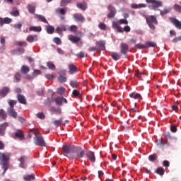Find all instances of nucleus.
Listing matches in <instances>:
<instances>
[{
  "instance_id": "obj_45",
  "label": "nucleus",
  "mask_w": 181,
  "mask_h": 181,
  "mask_svg": "<svg viewBox=\"0 0 181 181\" xmlns=\"http://www.w3.org/2000/svg\"><path fill=\"white\" fill-rule=\"evenodd\" d=\"M53 124L57 127H60V125H62V124H63V118H61L59 120H54L53 122Z\"/></svg>"
},
{
  "instance_id": "obj_26",
  "label": "nucleus",
  "mask_w": 181,
  "mask_h": 181,
  "mask_svg": "<svg viewBox=\"0 0 181 181\" xmlns=\"http://www.w3.org/2000/svg\"><path fill=\"white\" fill-rule=\"evenodd\" d=\"M57 33H59V35H62V32H66L67 30V28H66V25H62L61 26H58L56 28Z\"/></svg>"
},
{
  "instance_id": "obj_11",
  "label": "nucleus",
  "mask_w": 181,
  "mask_h": 181,
  "mask_svg": "<svg viewBox=\"0 0 181 181\" xmlns=\"http://www.w3.org/2000/svg\"><path fill=\"white\" fill-rule=\"evenodd\" d=\"M73 18L75 22L83 23L84 22V21H86V18H84V16H83V14L81 13H75L73 15Z\"/></svg>"
},
{
  "instance_id": "obj_4",
  "label": "nucleus",
  "mask_w": 181,
  "mask_h": 181,
  "mask_svg": "<svg viewBox=\"0 0 181 181\" xmlns=\"http://www.w3.org/2000/svg\"><path fill=\"white\" fill-rule=\"evenodd\" d=\"M74 146H75L64 145L62 147L64 156H67V158H70V156L73 155V151L74 150Z\"/></svg>"
},
{
  "instance_id": "obj_62",
  "label": "nucleus",
  "mask_w": 181,
  "mask_h": 181,
  "mask_svg": "<svg viewBox=\"0 0 181 181\" xmlns=\"http://www.w3.org/2000/svg\"><path fill=\"white\" fill-rule=\"evenodd\" d=\"M118 22L120 25H128V20L127 19H120Z\"/></svg>"
},
{
  "instance_id": "obj_32",
  "label": "nucleus",
  "mask_w": 181,
  "mask_h": 181,
  "mask_svg": "<svg viewBox=\"0 0 181 181\" xmlns=\"http://www.w3.org/2000/svg\"><path fill=\"white\" fill-rule=\"evenodd\" d=\"M51 112H54V114L60 115V114H62V109H60L59 107H52Z\"/></svg>"
},
{
  "instance_id": "obj_24",
  "label": "nucleus",
  "mask_w": 181,
  "mask_h": 181,
  "mask_svg": "<svg viewBox=\"0 0 181 181\" xmlns=\"http://www.w3.org/2000/svg\"><path fill=\"white\" fill-rule=\"evenodd\" d=\"M69 40L72 42V43H78L80 40H81V38L80 37H76L74 35H69Z\"/></svg>"
},
{
  "instance_id": "obj_16",
  "label": "nucleus",
  "mask_w": 181,
  "mask_h": 181,
  "mask_svg": "<svg viewBox=\"0 0 181 181\" xmlns=\"http://www.w3.org/2000/svg\"><path fill=\"white\" fill-rule=\"evenodd\" d=\"M55 104L57 105H63V103H65V104H67V99L63 98V97H57L54 99Z\"/></svg>"
},
{
  "instance_id": "obj_33",
  "label": "nucleus",
  "mask_w": 181,
  "mask_h": 181,
  "mask_svg": "<svg viewBox=\"0 0 181 181\" xmlns=\"http://www.w3.org/2000/svg\"><path fill=\"white\" fill-rule=\"evenodd\" d=\"M76 71H77V66H76V65L74 64H70L69 65V73L70 74H74V73H76Z\"/></svg>"
},
{
  "instance_id": "obj_47",
  "label": "nucleus",
  "mask_w": 181,
  "mask_h": 181,
  "mask_svg": "<svg viewBox=\"0 0 181 181\" xmlns=\"http://www.w3.org/2000/svg\"><path fill=\"white\" fill-rule=\"evenodd\" d=\"M76 57H79V59H84V57H87V53L84 52H80L76 54Z\"/></svg>"
},
{
  "instance_id": "obj_40",
  "label": "nucleus",
  "mask_w": 181,
  "mask_h": 181,
  "mask_svg": "<svg viewBox=\"0 0 181 181\" xmlns=\"http://www.w3.org/2000/svg\"><path fill=\"white\" fill-rule=\"evenodd\" d=\"M170 11H171L170 8H165L163 10H161L160 11V15H161V16H163V15L170 13Z\"/></svg>"
},
{
  "instance_id": "obj_55",
  "label": "nucleus",
  "mask_w": 181,
  "mask_h": 181,
  "mask_svg": "<svg viewBox=\"0 0 181 181\" xmlns=\"http://www.w3.org/2000/svg\"><path fill=\"white\" fill-rule=\"evenodd\" d=\"M3 21H4V25L5 24L8 25L9 23H11L12 22V18L6 17V18H3Z\"/></svg>"
},
{
  "instance_id": "obj_57",
  "label": "nucleus",
  "mask_w": 181,
  "mask_h": 181,
  "mask_svg": "<svg viewBox=\"0 0 181 181\" xmlns=\"http://www.w3.org/2000/svg\"><path fill=\"white\" fill-rule=\"evenodd\" d=\"M15 45H16L17 46H28V43H26V42H22V41H18V42H16Z\"/></svg>"
},
{
  "instance_id": "obj_50",
  "label": "nucleus",
  "mask_w": 181,
  "mask_h": 181,
  "mask_svg": "<svg viewBox=\"0 0 181 181\" xmlns=\"http://www.w3.org/2000/svg\"><path fill=\"white\" fill-rule=\"evenodd\" d=\"M173 9L175 11V12H179L181 13V6L179 4H174Z\"/></svg>"
},
{
  "instance_id": "obj_46",
  "label": "nucleus",
  "mask_w": 181,
  "mask_h": 181,
  "mask_svg": "<svg viewBox=\"0 0 181 181\" xmlns=\"http://www.w3.org/2000/svg\"><path fill=\"white\" fill-rule=\"evenodd\" d=\"M2 165H3V169H4V171L3 173L4 175V173H6V170L9 169V163H8V161H6V162L2 163Z\"/></svg>"
},
{
  "instance_id": "obj_9",
  "label": "nucleus",
  "mask_w": 181,
  "mask_h": 181,
  "mask_svg": "<svg viewBox=\"0 0 181 181\" xmlns=\"http://www.w3.org/2000/svg\"><path fill=\"white\" fill-rule=\"evenodd\" d=\"M85 155L90 160V162H92L93 163L95 162V153L94 152L91 151H86V153H85Z\"/></svg>"
},
{
  "instance_id": "obj_59",
  "label": "nucleus",
  "mask_w": 181,
  "mask_h": 181,
  "mask_svg": "<svg viewBox=\"0 0 181 181\" xmlns=\"http://www.w3.org/2000/svg\"><path fill=\"white\" fill-rule=\"evenodd\" d=\"M13 28L18 29L19 30H22V23H18L17 24H14Z\"/></svg>"
},
{
  "instance_id": "obj_13",
  "label": "nucleus",
  "mask_w": 181,
  "mask_h": 181,
  "mask_svg": "<svg viewBox=\"0 0 181 181\" xmlns=\"http://www.w3.org/2000/svg\"><path fill=\"white\" fill-rule=\"evenodd\" d=\"M34 18L35 19H37V21H38V22H43V23H47V25H49V21H47V20L46 19V17L40 15V14H34Z\"/></svg>"
},
{
  "instance_id": "obj_52",
  "label": "nucleus",
  "mask_w": 181,
  "mask_h": 181,
  "mask_svg": "<svg viewBox=\"0 0 181 181\" xmlns=\"http://www.w3.org/2000/svg\"><path fill=\"white\" fill-rule=\"evenodd\" d=\"M99 29L101 30H107V25L104 23H100L98 25Z\"/></svg>"
},
{
  "instance_id": "obj_30",
  "label": "nucleus",
  "mask_w": 181,
  "mask_h": 181,
  "mask_svg": "<svg viewBox=\"0 0 181 181\" xmlns=\"http://www.w3.org/2000/svg\"><path fill=\"white\" fill-rule=\"evenodd\" d=\"M23 179L25 181L35 180V174L25 175L23 176Z\"/></svg>"
},
{
  "instance_id": "obj_38",
  "label": "nucleus",
  "mask_w": 181,
  "mask_h": 181,
  "mask_svg": "<svg viewBox=\"0 0 181 181\" xmlns=\"http://www.w3.org/2000/svg\"><path fill=\"white\" fill-rule=\"evenodd\" d=\"M15 136L17 138H21V139L25 138V135L23 134V132H22V130H18L17 132L15 133Z\"/></svg>"
},
{
  "instance_id": "obj_44",
  "label": "nucleus",
  "mask_w": 181,
  "mask_h": 181,
  "mask_svg": "<svg viewBox=\"0 0 181 181\" xmlns=\"http://www.w3.org/2000/svg\"><path fill=\"white\" fill-rule=\"evenodd\" d=\"M73 0H62L60 3L61 6H66L69 4H71Z\"/></svg>"
},
{
  "instance_id": "obj_7",
  "label": "nucleus",
  "mask_w": 181,
  "mask_h": 181,
  "mask_svg": "<svg viewBox=\"0 0 181 181\" xmlns=\"http://www.w3.org/2000/svg\"><path fill=\"white\" fill-rule=\"evenodd\" d=\"M129 50V46H128V44L125 42H122L120 44V52L122 53V54H124V56H127Z\"/></svg>"
},
{
  "instance_id": "obj_19",
  "label": "nucleus",
  "mask_w": 181,
  "mask_h": 181,
  "mask_svg": "<svg viewBox=\"0 0 181 181\" xmlns=\"http://www.w3.org/2000/svg\"><path fill=\"white\" fill-rule=\"evenodd\" d=\"M10 88L9 87H4L2 88V89L0 90V95L1 97H6V95H8L9 91H10Z\"/></svg>"
},
{
  "instance_id": "obj_12",
  "label": "nucleus",
  "mask_w": 181,
  "mask_h": 181,
  "mask_svg": "<svg viewBox=\"0 0 181 181\" xmlns=\"http://www.w3.org/2000/svg\"><path fill=\"white\" fill-rule=\"evenodd\" d=\"M18 160L20 162V167L23 169H26L28 164H26V160H28V157L26 156H21L20 158H18Z\"/></svg>"
},
{
  "instance_id": "obj_49",
  "label": "nucleus",
  "mask_w": 181,
  "mask_h": 181,
  "mask_svg": "<svg viewBox=\"0 0 181 181\" xmlns=\"http://www.w3.org/2000/svg\"><path fill=\"white\" fill-rule=\"evenodd\" d=\"M10 15L12 16H19V11L16 8H13L12 11H11Z\"/></svg>"
},
{
  "instance_id": "obj_53",
  "label": "nucleus",
  "mask_w": 181,
  "mask_h": 181,
  "mask_svg": "<svg viewBox=\"0 0 181 181\" xmlns=\"http://www.w3.org/2000/svg\"><path fill=\"white\" fill-rule=\"evenodd\" d=\"M58 81H59V83H66V81H67V78L63 76H59L58 77Z\"/></svg>"
},
{
  "instance_id": "obj_42",
  "label": "nucleus",
  "mask_w": 181,
  "mask_h": 181,
  "mask_svg": "<svg viewBox=\"0 0 181 181\" xmlns=\"http://www.w3.org/2000/svg\"><path fill=\"white\" fill-rule=\"evenodd\" d=\"M71 87H72V88H77V87H78V81H71L69 83Z\"/></svg>"
},
{
  "instance_id": "obj_8",
  "label": "nucleus",
  "mask_w": 181,
  "mask_h": 181,
  "mask_svg": "<svg viewBox=\"0 0 181 181\" xmlns=\"http://www.w3.org/2000/svg\"><path fill=\"white\" fill-rule=\"evenodd\" d=\"M168 19L177 29L181 30V22L179 20L174 17H169Z\"/></svg>"
},
{
  "instance_id": "obj_2",
  "label": "nucleus",
  "mask_w": 181,
  "mask_h": 181,
  "mask_svg": "<svg viewBox=\"0 0 181 181\" xmlns=\"http://www.w3.org/2000/svg\"><path fill=\"white\" fill-rule=\"evenodd\" d=\"M86 156V151L81 147L74 146L72 154L69 158L71 159H81Z\"/></svg>"
},
{
  "instance_id": "obj_37",
  "label": "nucleus",
  "mask_w": 181,
  "mask_h": 181,
  "mask_svg": "<svg viewBox=\"0 0 181 181\" xmlns=\"http://www.w3.org/2000/svg\"><path fill=\"white\" fill-rule=\"evenodd\" d=\"M156 173L160 175V176H163V175H165V169L162 167H159L156 169Z\"/></svg>"
},
{
  "instance_id": "obj_29",
  "label": "nucleus",
  "mask_w": 181,
  "mask_h": 181,
  "mask_svg": "<svg viewBox=\"0 0 181 181\" xmlns=\"http://www.w3.org/2000/svg\"><path fill=\"white\" fill-rule=\"evenodd\" d=\"M45 30L47 31V33H49V35H53V33H54V27L52 25H47L45 27Z\"/></svg>"
},
{
  "instance_id": "obj_56",
  "label": "nucleus",
  "mask_w": 181,
  "mask_h": 181,
  "mask_svg": "<svg viewBox=\"0 0 181 181\" xmlns=\"http://www.w3.org/2000/svg\"><path fill=\"white\" fill-rule=\"evenodd\" d=\"M8 104H9L11 108H13V107H15V105H16L17 102H16V100H8Z\"/></svg>"
},
{
  "instance_id": "obj_31",
  "label": "nucleus",
  "mask_w": 181,
  "mask_h": 181,
  "mask_svg": "<svg viewBox=\"0 0 181 181\" xmlns=\"http://www.w3.org/2000/svg\"><path fill=\"white\" fill-rule=\"evenodd\" d=\"M21 71L23 74H27V73H29V71H30V69L29 68V66L23 65L21 66Z\"/></svg>"
},
{
  "instance_id": "obj_61",
  "label": "nucleus",
  "mask_w": 181,
  "mask_h": 181,
  "mask_svg": "<svg viewBox=\"0 0 181 181\" xmlns=\"http://www.w3.org/2000/svg\"><path fill=\"white\" fill-rule=\"evenodd\" d=\"M36 115L37 118H40V119H45L46 117L43 112H39Z\"/></svg>"
},
{
  "instance_id": "obj_58",
  "label": "nucleus",
  "mask_w": 181,
  "mask_h": 181,
  "mask_svg": "<svg viewBox=\"0 0 181 181\" xmlns=\"http://www.w3.org/2000/svg\"><path fill=\"white\" fill-rule=\"evenodd\" d=\"M135 47L136 49H146L148 47V46L145 45H142V44H136L135 45Z\"/></svg>"
},
{
  "instance_id": "obj_3",
  "label": "nucleus",
  "mask_w": 181,
  "mask_h": 181,
  "mask_svg": "<svg viewBox=\"0 0 181 181\" xmlns=\"http://www.w3.org/2000/svg\"><path fill=\"white\" fill-rule=\"evenodd\" d=\"M146 21L149 28H151L152 30H155V25H158V19H156V17L155 16H150L146 18Z\"/></svg>"
},
{
  "instance_id": "obj_23",
  "label": "nucleus",
  "mask_w": 181,
  "mask_h": 181,
  "mask_svg": "<svg viewBox=\"0 0 181 181\" xmlns=\"http://www.w3.org/2000/svg\"><path fill=\"white\" fill-rule=\"evenodd\" d=\"M17 100L20 104L26 105V98L23 95L18 94L17 95Z\"/></svg>"
},
{
  "instance_id": "obj_14",
  "label": "nucleus",
  "mask_w": 181,
  "mask_h": 181,
  "mask_svg": "<svg viewBox=\"0 0 181 181\" xmlns=\"http://www.w3.org/2000/svg\"><path fill=\"white\" fill-rule=\"evenodd\" d=\"M9 127V123L4 122L0 124V136H4L5 135V131L6 130V127Z\"/></svg>"
},
{
  "instance_id": "obj_41",
  "label": "nucleus",
  "mask_w": 181,
  "mask_h": 181,
  "mask_svg": "<svg viewBox=\"0 0 181 181\" xmlns=\"http://www.w3.org/2000/svg\"><path fill=\"white\" fill-rule=\"evenodd\" d=\"M132 8L133 9H138V8H146V4H132Z\"/></svg>"
},
{
  "instance_id": "obj_60",
  "label": "nucleus",
  "mask_w": 181,
  "mask_h": 181,
  "mask_svg": "<svg viewBox=\"0 0 181 181\" xmlns=\"http://www.w3.org/2000/svg\"><path fill=\"white\" fill-rule=\"evenodd\" d=\"M146 45L148 47H155V46H156V43L153 42H146Z\"/></svg>"
},
{
  "instance_id": "obj_6",
  "label": "nucleus",
  "mask_w": 181,
  "mask_h": 181,
  "mask_svg": "<svg viewBox=\"0 0 181 181\" xmlns=\"http://www.w3.org/2000/svg\"><path fill=\"white\" fill-rule=\"evenodd\" d=\"M57 15H61L60 18L62 19V21H64V19L66 18V17L64 16V15H66V13H67V8H58L56 9L55 11Z\"/></svg>"
},
{
  "instance_id": "obj_63",
  "label": "nucleus",
  "mask_w": 181,
  "mask_h": 181,
  "mask_svg": "<svg viewBox=\"0 0 181 181\" xmlns=\"http://www.w3.org/2000/svg\"><path fill=\"white\" fill-rule=\"evenodd\" d=\"M77 25H72L70 26V30L71 32H77Z\"/></svg>"
},
{
  "instance_id": "obj_21",
  "label": "nucleus",
  "mask_w": 181,
  "mask_h": 181,
  "mask_svg": "<svg viewBox=\"0 0 181 181\" xmlns=\"http://www.w3.org/2000/svg\"><path fill=\"white\" fill-rule=\"evenodd\" d=\"M130 98H133L134 100H142V95L141 94L133 92L129 94Z\"/></svg>"
},
{
  "instance_id": "obj_64",
  "label": "nucleus",
  "mask_w": 181,
  "mask_h": 181,
  "mask_svg": "<svg viewBox=\"0 0 181 181\" xmlns=\"http://www.w3.org/2000/svg\"><path fill=\"white\" fill-rule=\"evenodd\" d=\"M180 40H181V36L174 38L172 40V42H173V43H177V42H180Z\"/></svg>"
},
{
  "instance_id": "obj_39",
  "label": "nucleus",
  "mask_w": 181,
  "mask_h": 181,
  "mask_svg": "<svg viewBox=\"0 0 181 181\" xmlns=\"http://www.w3.org/2000/svg\"><path fill=\"white\" fill-rule=\"evenodd\" d=\"M22 78V76L20 75L19 73H16L14 75L13 80L15 83H19Z\"/></svg>"
},
{
  "instance_id": "obj_27",
  "label": "nucleus",
  "mask_w": 181,
  "mask_h": 181,
  "mask_svg": "<svg viewBox=\"0 0 181 181\" xmlns=\"http://www.w3.org/2000/svg\"><path fill=\"white\" fill-rule=\"evenodd\" d=\"M0 160H2V163L8 162L9 160V156L4 153H0Z\"/></svg>"
},
{
  "instance_id": "obj_35",
  "label": "nucleus",
  "mask_w": 181,
  "mask_h": 181,
  "mask_svg": "<svg viewBox=\"0 0 181 181\" xmlns=\"http://www.w3.org/2000/svg\"><path fill=\"white\" fill-rule=\"evenodd\" d=\"M29 30H30L31 32H42V27L31 26L30 27Z\"/></svg>"
},
{
  "instance_id": "obj_17",
  "label": "nucleus",
  "mask_w": 181,
  "mask_h": 181,
  "mask_svg": "<svg viewBox=\"0 0 181 181\" xmlns=\"http://www.w3.org/2000/svg\"><path fill=\"white\" fill-rule=\"evenodd\" d=\"M96 49H98V52H100V50H105V43L103 42V41L96 42Z\"/></svg>"
},
{
  "instance_id": "obj_43",
  "label": "nucleus",
  "mask_w": 181,
  "mask_h": 181,
  "mask_svg": "<svg viewBox=\"0 0 181 181\" xmlns=\"http://www.w3.org/2000/svg\"><path fill=\"white\" fill-rule=\"evenodd\" d=\"M57 93V94H59V95H63L64 93H66V88L63 87H59L58 88Z\"/></svg>"
},
{
  "instance_id": "obj_10",
  "label": "nucleus",
  "mask_w": 181,
  "mask_h": 181,
  "mask_svg": "<svg viewBox=\"0 0 181 181\" xmlns=\"http://www.w3.org/2000/svg\"><path fill=\"white\" fill-rule=\"evenodd\" d=\"M107 9L108 11H110L109 13L107 14V18H114V16H115V13H117V10L115 9V8L112 5H109Z\"/></svg>"
},
{
  "instance_id": "obj_15",
  "label": "nucleus",
  "mask_w": 181,
  "mask_h": 181,
  "mask_svg": "<svg viewBox=\"0 0 181 181\" xmlns=\"http://www.w3.org/2000/svg\"><path fill=\"white\" fill-rule=\"evenodd\" d=\"M7 112L8 113V115H10L12 118H14L15 119L18 118V112L15 111L13 107H8L7 109Z\"/></svg>"
},
{
  "instance_id": "obj_28",
  "label": "nucleus",
  "mask_w": 181,
  "mask_h": 181,
  "mask_svg": "<svg viewBox=\"0 0 181 181\" xmlns=\"http://www.w3.org/2000/svg\"><path fill=\"white\" fill-rule=\"evenodd\" d=\"M77 8L79 9H81V11H86L87 9V3L86 1H83V3H78L77 4Z\"/></svg>"
},
{
  "instance_id": "obj_5",
  "label": "nucleus",
  "mask_w": 181,
  "mask_h": 181,
  "mask_svg": "<svg viewBox=\"0 0 181 181\" xmlns=\"http://www.w3.org/2000/svg\"><path fill=\"white\" fill-rule=\"evenodd\" d=\"M147 4H152V9L153 11H158V8H160L163 6V3L162 1H157V0H146Z\"/></svg>"
},
{
  "instance_id": "obj_18",
  "label": "nucleus",
  "mask_w": 181,
  "mask_h": 181,
  "mask_svg": "<svg viewBox=\"0 0 181 181\" xmlns=\"http://www.w3.org/2000/svg\"><path fill=\"white\" fill-rule=\"evenodd\" d=\"M26 40L29 43H33V42H37V40H39V38L37 35H29L27 37Z\"/></svg>"
},
{
  "instance_id": "obj_20",
  "label": "nucleus",
  "mask_w": 181,
  "mask_h": 181,
  "mask_svg": "<svg viewBox=\"0 0 181 181\" xmlns=\"http://www.w3.org/2000/svg\"><path fill=\"white\" fill-rule=\"evenodd\" d=\"M7 117L8 115H6V112H5L4 109H0V122H2V121H6Z\"/></svg>"
},
{
  "instance_id": "obj_54",
  "label": "nucleus",
  "mask_w": 181,
  "mask_h": 181,
  "mask_svg": "<svg viewBox=\"0 0 181 181\" xmlns=\"http://www.w3.org/2000/svg\"><path fill=\"white\" fill-rule=\"evenodd\" d=\"M53 42L56 43V45H62V40L58 37H55L53 39Z\"/></svg>"
},
{
  "instance_id": "obj_48",
  "label": "nucleus",
  "mask_w": 181,
  "mask_h": 181,
  "mask_svg": "<svg viewBox=\"0 0 181 181\" xmlns=\"http://www.w3.org/2000/svg\"><path fill=\"white\" fill-rule=\"evenodd\" d=\"M47 66L48 68L50 69V70H55V69H56V66L52 62H47Z\"/></svg>"
},
{
  "instance_id": "obj_34",
  "label": "nucleus",
  "mask_w": 181,
  "mask_h": 181,
  "mask_svg": "<svg viewBox=\"0 0 181 181\" xmlns=\"http://www.w3.org/2000/svg\"><path fill=\"white\" fill-rule=\"evenodd\" d=\"M163 145H168V146H169V144H168V141L163 140V139H158V142L157 143V146H163Z\"/></svg>"
},
{
  "instance_id": "obj_36",
  "label": "nucleus",
  "mask_w": 181,
  "mask_h": 181,
  "mask_svg": "<svg viewBox=\"0 0 181 181\" xmlns=\"http://www.w3.org/2000/svg\"><path fill=\"white\" fill-rule=\"evenodd\" d=\"M27 9H28V11L30 13H35V11H36V7L32 4H29L27 6Z\"/></svg>"
},
{
  "instance_id": "obj_22",
  "label": "nucleus",
  "mask_w": 181,
  "mask_h": 181,
  "mask_svg": "<svg viewBox=\"0 0 181 181\" xmlns=\"http://www.w3.org/2000/svg\"><path fill=\"white\" fill-rule=\"evenodd\" d=\"M112 28L114 29H116L117 32H119L120 33H122V32H124L122 27H121V25H119V24L115 21L112 23Z\"/></svg>"
},
{
  "instance_id": "obj_25",
  "label": "nucleus",
  "mask_w": 181,
  "mask_h": 181,
  "mask_svg": "<svg viewBox=\"0 0 181 181\" xmlns=\"http://www.w3.org/2000/svg\"><path fill=\"white\" fill-rule=\"evenodd\" d=\"M121 54L118 52H112L111 53V57L115 60V62H117V60H119L121 59Z\"/></svg>"
},
{
  "instance_id": "obj_1",
  "label": "nucleus",
  "mask_w": 181,
  "mask_h": 181,
  "mask_svg": "<svg viewBox=\"0 0 181 181\" xmlns=\"http://www.w3.org/2000/svg\"><path fill=\"white\" fill-rule=\"evenodd\" d=\"M29 132H33L35 137H34V144L37 146H46V142L45 141V139H43V136L42 134L37 132V130H35L34 129H30Z\"/></svg>"
},
{
  "instance_id": "obj_51",
  "label": "nucleus",
  "mask_w": 181,
  "mask_h": 181,
  "mask_svg": "<svg viewBox=\"0 0 181 181\" xmlns=\"http://www.w3.org/2000/svg\"><path fill=\"white\" fill-rule=\"evenodd\" d=\"M158 159V156L156 154L150 155L148 156V160L151 162H153L154 160H156Z\"/></svg>"
}]
</instances>
